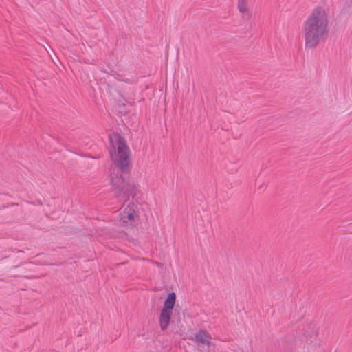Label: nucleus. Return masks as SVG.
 I'll return each instance as SVG.
<instances>
[{
    "label": "nucleus",
    "mask_w": 352,
    "mask_h": 352,
    "mask_svg": "<svg viewBox=\"0 0 352 352\" xmlns=\"http://www.w3.org/2000/svg\"><path fill=\"white\" fill-rule=\"evenodd\" d=\"M109 142L111 159L118 157L116 168L111 174V188L116 198L127 201L135 195V185L130 177V150L124 137L117 132L109 135Z\"/></svg>",
    "instance_id": "nucleus-1"
},
{
    "label": "nucleus",
    "mask_w": 352,
    "mask_h": 352,
    "mask_svg": "<svg viewBox=\"0 0 352 352\" xmlns=\"http://www.w3.org/2000/svg\"><path fill=\"white\" fill-rule=\"evenodd\" d=\"M305 47L316 48L328 34V19L322 7L314 9L304 23Z\"/></svg>",
    "instance_id": "nucleus-2"
},
{
    "label": "nucleus",
    "mask_w": 352,
    "mask_h": 352,
    "mask_svg": "<svg viewBox=\"0 0 352 352\" xmlns=\"http://www.w3.org/2000/svg\"><path fill=\"white\" fill-rule=\"evenodd\" d=\"M176 301V294L174 292H170L164 300L162 309L160 315V325L162 331L166 330L171 319L172 311Z\"/></svg>",
    "instance_id": "nucleus-3"
},
{
    "label": "nucleus",
    "mask_w": 352,
    "mask_h": 352,
    "mask_svg": "<svg viewBox=\"0 0 352 352\" xmlns=\"http://www.w3.org/2000/svg\"><path fill=\"white\" fill-rule=\"evenodd\" d=\"M318 335V330L316 328V325L311 322H307L303 325L302 336H298L299 339L302 342H307L313 337H316Z\"/></svg>",
    "instance_id": "nucleus-4"
},
{
    "label": "nucleus",
    "mask_w": 352,
    "mask_h": 352,
    "mask_svg": "<svg viewBox=\"0 0 352 352\" xmlns=\"http://www.w3.org/2000/svg\"><path fill=\"white\" fill-rule=\"evenodd\" d=\"M211 339V335L206 329H200L195 334V337L191 338L197 344H201L208 346L214 345V343L210 341Z\"/></svg>",
    "instance_id": "nucleus-5"
},
{
    "label": "nucleus",
    "mask_w": 352,
    "mask_h": 352,
    "mask_svg": "<svg viewBox=\"0 0 352 352\" xmlns=\"http://www.w3.org/2000/svg\"><path fill=\"white\" fill-rule=\"evenodd\" d=\"M136 209L137 206L134 203H130L123 211V218H127L129 221L134 220Z\"/></svg>",
    "instance_id": "nucleus-6"
},
{
    "label": "nucleus",
    "mask_w": 352,
    "mask_h": 352,
    "mask_svg": "<svg viewBox=\"0 0 352 352\" xmlns=\"http://www.w3.org/2000/svg\"><path fill=\"white\" fill-rule=\"evenodd\" d=\"M238 8L240 12L245 13L248 10L247 0H238Z\"/></svg>",
    "instance_id": "nucleus-7"
},
{
    "label": "nucleus",
    "mask_w": 352,
    "mask_h": 352,
    "mask_svg": "<svg viewBox=\"0 0 352 352\" xmlns=\"http://www.w3.org/2000/svg\"><path fill=\"white\" fill-rule=\"evenodd\" d=\"M296 341V338H294L291 342L288 340H285L284 342L283 347L285 351H289L290 352L292 351L294 346L295 344L294 342Z\"/></svg>",
    "instance_id": "nucleus-8"
},
{
    "label": "nucleus",
    "mask_w": 352,
    "mask_h": 352,
    "mask_svg": "<svg viewBox=\"0 0 352 352\" xmlns=\"http://www.w3.org/2000/svg\"><path fill=\"white\" fill-rule=\"evenodd\" d=\"M126 262L124 261V262H122V263H116V267H118L120 265H124Z\"/></svg>",
    "instance_id": "nucleus-9"
}]
</instances>
